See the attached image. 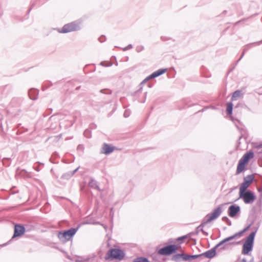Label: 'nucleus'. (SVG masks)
<instances>
[{
    "mask_svg": "<svg viewBox=\"0 0 262 262\" xmlns=\"http://www.w3.org/2000/svg\"><path fill=\"white\" fill-rule=\"evenodd\" d=\"M237 238L235 234L229 236L215 246V248L221 247V250H227L233 246L237 245L239 242L233 241V239Z\"/></svg>",
    "mask_w": 262,
    "mask_h": 262,
    "instance_id": "nucleus-1",
    "label": "nucleus"
},
{
    "mask_svg": "<svg viewBox=\"0 0 262 262\" xmlns=\"http://www.w3.org/2000/svg\"><path fill=\"white\" fill-rule=\"evenodd\" d=\"M256 233V230L252 232L247 237L245 242L243 244L242 254H248L252 249L253 242Z\"/></svg>",
    "mask_w": 262,
    "mask_h": 262,
    "instance_id": "nucleus-2",
    "label": "nucleus"
},
{
    "mask_svg": "<svg viewBox=\"0 0 262 262\" xmlns=\"http://www.w3.org/2000/svg\"><path fill=\"white\" fill-rule=\"evenodd\" d=\"M77 230L78 228H72L66 231H60L58 234V237L61 242L63 243L67 242L75 235Z\"/></svg>",
    "mask_w": 262,
    "mask_h": 262,
    "instance_id": "nucleus-3",
    "label": "nucleus"
},
{
    "mask_svg": "<svg viewBox=\"0 0 262 262\" xmlns=\"http://www.w3.org/2000/svg\"><path fill=\"white\" fill-rule=\"evenodd\" d=\"M124 257V253L123 251L119 249H112L107 252L105 259L121 260Z\"/></svg>",
    "mask_w": 262,
    "mask_h": 262,
    "instance_id": "nucleus-4",
    "label": "nucleus"
},
{
    "mask_svg": "<svg viewBox=\"0 0 262 262\" xmlns=\"http://www.w3.org/2000/svg\"><path fill=\"white\" fill-rule=\"evenodd\" d=\"M222 212V210L220 207H218L214 209L212 213H209L206 216L204 222L202 223L200 227H203L206 224L217 219L220 215Z\"/></svg>",
    "mask_w": 262,
    "mask_h": 262,
    "instance_id": "nucleus-5",
    "label": "nucleus"
},
{
    "mask_svg": "<svg viewBox=\"0 0 262 262\" xmlns=\"http://www.w3.org/2000/svg\"><path fill=\"white\" fill-rule=\"evenodd\" d=\"M239 198L243 199L246 204H251L256 199L254 194L250 191H242L239 192Z\"/></svg>",
    "mask_w": 262,
    "mask_h": 262,
    "instance_id": "nucleus-6",
    "label": "nucleus"
},
{
    "mask_svg": "<svg viewBox=\"0 0 262 262\" xmlns=\"http://www.w3.org/2000/svg\"><path fill=\"white\" fill-rule=\"evenodd\" d=\"M80 29L78 23L75 21L65 25L60 31V33H66L70 32L77 31Z\"/></svg>",
    "mask_w": 262,
    "mask_h": 262,
    "instance_id": "nucleus-7",
    "label": "nucleus"
},
{
    "mask_svg": "<svg viewBox=\"0 0 262 262\" xmlns=\"http://www.w3.org/2000/svg\"><path fill=\"white\" fill-rule=\"evenodd\" d=\"M176 246L171 245L160 249L159 251V253L161 255H167L176 252Z\"/></svg>",
    "mask_w": 262,
    "mask_h": 262,
    "instance_id": "nucleus-8",
    "label": "nucleus"
},
{
    "mask_svg": "<svg viewBox=\"0 0 262 262\" xmlns=\"http://www.w3.org/2000/svg\"><path fill=\"white\" fill-rule=\"evenodd\" d=\"M253 175H248L244 179V182L239 187V191H246L253 180Z\"/></svg>",
    "mask_w": 262,
    "mask_h": 262,
    "instance_id": "nucleus-9",
    "label": "nucleus"
},
{
    "mask_svg": "<svg viewBox=\"0 0 262 262\" xmlns=\"http://www.w3.org/2000/svg\"><path fill=\"white\" fill-rule=\"evenodd\" d=\"M216 248H215V246L213 248H212L209 250H208L203 253H202L201 254H198V255H193V256H196V258L202 257L204 256V257L208 258H211L215 255V254H216L215 249H216Z\"/></svg>",
    "mask_w": 262,
    "mask_h": 262,
    "instance_id": "nucleus-10",
    "label": "nucleus"
},
{
    "mask_svg": "<svg viewBox=\"0 0 262 262\" xmlns=\"http://www.w3.org/2000/svg\"><path fill=\"white\" fill-rule=\"evenodd\" d=\"M182 257L183 259L185 261L187 260H191L192 259H194L196 258V256L190 255H187L185 254H177L175 255L173 257V258L177 260L179 259V258Z\"/></svg>",
    "mask_w": 262,
    "mask_h": 262,
    "instance_id": "nucleus-11",
    "label": "nucleus"
},
{
    "mask_svg": "<svg viewBox=\"0 0 262 262\" xmlns=\"http://www.w3.org/2000/svg\"><path fill=\"white\" fill-rule=\"evenodd\" d=\"M25 232V228L23 226L16 225L14 228L13 237L23 235Z\"/></svg>",
    "mask_w": 262,
    "mask_h": 262,
    "instance_id": "nucleus-12",
    "label": "nucleus"
},
{
    "mask_svg": "<svg viewBox=\"0 0 262 262\" xmlns=\"http://www.w3.org/2000/svg\"><path fill=\"white\" fill-rule=\"evenodd\" d=\"M240 211V207L238 206L231 205L228 209V214L230 217H234Z\"/></svg>",
    "mask_w": 262,
    "mask_h": 262,
    "instance_id": "nucleus-13",
    "label": "nucleus"
},
{
    "mask_svg": "<svg viewBox=\"0 0 262 262\" xmlns=\"http://www.w3.org/2000/svg\"><path fill=\"white\" fill-rule=\"evenodd\" d=\"M167 71L166 69H161L152 73L151 74L147 76V79H151L157 77L164 74Z\"/></svg>",
    "mask_w": 262,
    "mask_h": 262,
    "instance_id": "nucleus-14",
    "label": "nucleus"
},
{
    "mask_svg": "<svg viewBox=\"0 0 262 262\" xmlns=\"http://www.w3.org/2000/svg\"><path fill=\"white\" fill-rule=\"evenodd\" d=\"M167 71L166 69H161L152 73L151 74L147 76V79H151L157 77L164 74Z\"/></svg>",
    "mask_w": 262,
    "mask_h": 262,
    "instance_id": "nucleus-15",
    "label": "nucleus"
},
{
    "mask_svg": "<svg viewBox=\"0 0 262 262\" xmlns=\"http://www.w3.org/2000/svg\"><path fill=\"white\" fill-rule=\"evenodd\" d=\"M64 115L62 114H57L54 115H52L50 117L49 123H52L53 122H55L56 121H59L61 119L63 118Z\"/></svg>",
    "mask_w": 262,
    "mask_h": 262,
    "instance_id": "nucleus-16",
    "label": "nucleus"
},
{
    "mask_svg": "<svg viewBox=\"0 0 262 262\" xmlns=\"http://www.w3.org/2000/svg\"><path fill=\"white\" fill-rule=\"evenodd\" d=\"M114 150V147L113 146H110V145L104 143L103 144V152L106 154L108 155L112 152Z\"/></svg>",
    "mask_w": 262,
    "mask_h": 262,
    "instance_id": "nucleus-17",
    "label": "nucleus"
},
{
    "mask_svg": "<svg viewBox=\"0 0 262 262\" xmlns=\"http://www.w3.org/2000/svg\"><path fill=\"white\" fill-rule=\"evenodd\" d=\"M253 156L254 154L252 152H248L243 156L242 158L241 159V160L247 163L250 159H252L253 157Z\"/></svg>",
    "mask_w": 262,
    "mask_h": 262,
    "instance_id": "nucleus-18",
    "label": "nucleus"
},
{
    "mask_svg": "<svg viewBox=\"0 0 262 262\" xmlns=\"http://www.w3.org/2000/svg\"><path fill=\"white\" fill-rule=\"evenodd\" d=\"M28 94L29 95L30 98L32 100H36L37 98V96L38 95V91L35 89L30 90Z\"/></svg>",
    "mask_w": 262,
    "mask_h": 262,
    "instance_id": "nucleus-19",
    "label": "nucleus"
},
{
    "mask_svg": "<svg viewBox=\"0 0 262 262\" xmlns=\"http://www.w3.org/2000/svg\"><path fill=\"white\" fill-rule=\"evenodd\" d=\"M246 163H245L244 162L242 161V160H239V162L238 163V164L237 165V169H236V173H241L243 170L245 168V166Z\"/></svg>",
    "mask_w": 262,
    "mask_h": 262,
    "instance_id": "nucleus-20",
    "label": "nucleus"
},
{
    "mask_svg": "<svg viewBox=\"0 0 262 262\" xmlns=\"http://www.w3.org/2000/svg\"><path fill=\"white\" fill-rule=\"evenodd\" d=\"M89 185L91 187L100 190L99 187L97 185V183L95 180H91V181L89 183Z\"/></svg>",
    "mask_w": 262,
    "mask_h": 262,
    "instance_id": "nucleus-21",
    "label": "nucleus"
},
{
    "mask_svg": "<svg viewBox=\"0 0 262 262\" xmlns=\"http://www.w3.org/2000/svg\"><path fill=\"white\" fill-rule=\"evenodd\" d=\"M242 95V92L239 90L235 91L232 94L231 99L232 101L237 100Z\"/></svg>",
    "mask_w": 262,
    "mask_h": 262,
    "instance_id": "nucleus-22",
    "label": "nucleus"
},
{
    "mask_svg": "<svg viewBox=\"0 0 262 262\" xmlns=\"http://www.w3.org/2000/svg\"><path fill=\"white\" fill-rule=\"evenodd\" d=\"M233 104L232 102H229L227 106V113L228 115H230L232 113Z\"/></svg>",
    "mask_w": 262,
    "mask_h": 262,
    "instance_id": "nucleus-23",
    "label": "nucleus"
},
{
    "mask_svg": "<svg viewBox=\"0 0 262 262\" xmlns=\"http://www.w3.org/2000/svg\"><path fill=\"white\" fill-rule=\"evenodd\" d=\"M250 225H249L247 227H246L245 228H244L242 231H241L239 232L236 233L234 234L237 237V238L240 237L241 236H242V235H243V234L244 232H245L246 231H247L250 228Z\"/></svg>",
    "mask_w": 262,
    "mask_h": 262,
    "instance_id": "nucleus-24",
    "label": "nucleus"
},
{
    "mask_svg": "<svg viewBox=\"0 0 262 262\" xmlns=\"http://www.w3.org/2000/svg\"><path fill=\"white\" fill-rule=\"evenodd\" d=\"M133 262H149L147 258L142 257L135 258Z\"/></svg>",
    "mask_w": 262,
    "mask_h": 262,
    "instance_id": "nucleus-25",
    "label": "nucleus"
},
{
    "mask_svg": "<svg viewBox=\"0 0 262 262\" xmlns=\"http://www.w3.org/2000/svg\"><path fill=\"white\" fill-rule=\"evenodd\" d=\"M130 111H129V110H125L124 111V114H123L124 117H125V118L128 117L130 115Z\"/></svg>",
    "mask_w": 262,
    "mask_h": 262,
    "instance_id": "nucleus-26",
    "label": "nucleus"
},
{
    "mask_svg": "<svg viewBox=\"0 0 262 262\" xmlns=\"http://www.w3.org/2000/svg\"><path fill=\"white\" fill-rule=\"evenodd\" d=\"M133 48V46L131 44H129L128 45L127 47H125L124 49H123V51H126V50H128L129 49H130Z\"/></svg>",
    "mask_w": 262,
    "mask_h": 262,
    "instance_id": "nucleus-27",
    "label": "nucleus"
},
{
    "mask_svg": "<svg viewBox=\"0 0 262 262\" xmlns=\"http://www.w3.org/2000/svg\"><path fill=\"white\" fill-rule=\"evenodd\" d=\"M57 124H56V125L51 124V126H50V129L51 130H54V129H57V127H57Z\"/></svg>",
    "mask_w": 262,
    "mask_h": 262,
    "instance_id": "nucleus-28",
    "label": "nucleus"
},
{
    "mask_svg": "<svg viewBox=\"0 0 262 262\" xmlns=\"http://www.w3.org/2000/svg\"><path fill=\"white\" fill-rule=\"evenodd\" d=\"M256 148L258 149H262V143H260L256 146Z\"/></svg>",
    "mask_w": 262,
    "mask_h": 262,
    "instance_id": "nucleus-29",
    "label": "nucleus"
},
{
    "mask_svg": "<svg viewBox=\"0 0 262 262\" xmlns=\"http://www.w3.org/2000/svg\"><path fill=\"white\" fill-rule=\"evenodd\" d=\"M186 236H181V237H180L178 238V241H183L184 240L185 238H186Z\"/></svg>",
    "mask_w": 262,
    "mask_h": 262,
    "instance_id": "nucleus-30",
    "label": "nucleus"
},
{
    "mask_svg": "<svg viewBox=\"0 0 262 262\" xmlns=\"http://www.w3.org/2000/svg\"><path fill=\"white\" fill-rule=\"evenodd\" d=\"M246 51H247V50H246V49H245V50L244 51V52H243V53H242V55H241V57H240V58H239V59H238V61H239V60H241V59L243 57V56H244V54H245V52H246Z\"/></svg>",
    "mask_w": 262,
    "mask_h": 262,
    "instance_id": "nucleus-31",
    "label": "nucleus"
},
{
    "mask_svg": "<svg viewBox=\"0 0 262 262\" xmlns=\"http://www.w3.org/2000/svg\"><path fill=\"white\" fill-rule=\"evenodd\" d=\"M149 79H147V77L144 79V80L142 81V83H145L147 81H148Z\"/></svg>",
    "mask_w": 262,
    "mask_h": 262,
    "instance_id": "nucleus-32",
    "label": "nucleus"
},
{
    "mask_svg": "<svg viewBox=\"0 0 262 262\" xmlns=\"http://www.w3.org/2000/svg\"><path fill=\"white\" fill-rule=\"evenodd\" d=\"M149 79H147V77L144 79V80L142 81V83H145L147 81H148Z\"/></svg>",
    "mask_w": 262,
    "mask_h": 262,
    "instance_id": "nucleus-33",
    "label": "nucleus"
},
{
    "mask_svg": "<svg viewBox=\"0 0 262 262\" xmlns=\"http://www.w3.org/2000/svg\"><path fill=\"white\" fill-rule=\"evenodd\" d=\"M103 38V37H100V38H99V41H100V42H102L103 41H104V39H102V38Z\"/></svg>",
    "mask_w": 262,
    "mask_h": 262,
    "instance_id": "nucleus-34",
    "label": "nucleus"
},
{
    "mask_svg": "<svg viewBox=\"0 0 262 262\" xmlns=\"http://www.w3.org/2000/svg\"><path fill=\"white\" fill-rule=\"evenodd\" d=\"M90 132H84V136L89 138L90 137L89 136H87L86 134H89Z\"/></svg>",
    "mask_w": 262,
    "mask_h": 262,
    "instance_id": "nucleus-35",
    "label": "nucleus"
},
{
    "mask_svg": "<svg viewBox=\"0 0 262 262\" xmlns=\"http://www.w3.org/2000/svg\"><path fill=\"white\" fill-rule=\"evenodd\" d=\"M78 168H79L78 167V168H77L76 169H75L74 170H73V172H72V174H74V173H75V172L78 170Z\"/></svg>",
    "mask_w": 262,
    "mask_h": 262,
    "instance_id": "nucleus-36",
    "label": "nucleus"
},
{
    "mask_svg": "<svg viewBox=\"0 0 262 262\" xmlns=\"http://www.w3.org/2000/svg\"><path fill=\"white\" fill-rule=\"evenodd\" d=\"M241 262H247V261L246 259L244 258H243V259L241 260Z\"/></svg>",
    "mask_w": 262,
    "mask_h": 262,
    "instance_id": "nucleus-37",
    "label": "nucleus"
},
{
    "mask_svg": "<svg viewBox=\"0 0 262 262\" xmlns=\"http://www.w3.org/2000/svg\"><path fill=\"white\" fill-rule=\"evenodd\" d=\"M92 126V129H94L95 127V124H92L91 125Z\"/></svg>",
    "mask_w": 262,
    "mask_h": 262,
    "instance_id": "nucleus-38",
    "label": "nucleus"
},
{
    "mask_svg": "<svg viewBox=\"0 0 262 262\" xmlns=\"http://www.w3.org/2000/svg\"><path fill=\"white\" fill-rule=\"evenodd\" d=\"M102 65V63H101ZM111 65H104V66H105V67H108V66H110Z\"/></svg>",
    "mask_w": 262,
    "mask_h": 262,
    "instance_id": "nucleus-39",
    "label": "nucleus"
},
{
    "mask_svg": "<svg viewBox=\"0 0 262 262\" xmlns=\"http://www.w3.org/2000/svg\"><path fill=\"white\" fill-rule=\"evenodd\" d=\"M225 219V220H228V219L227 217H224V218H223V219Z\"/></svg>",
    "mask_w": 262,
    "mask_h": 262,
    "instance_id": "nucleus-40",
    "label": "nucleus"
},
{
    "mask_svg": "<svg viewBox=\"0 0 262 262\" xmlns=\"http://www.w3.org/2000/svg\"><path fill=\"white\" fill-rule=\"evenodd\" d=\"M229 225H231V222H230V223H229Z\"/></svg>",
    "mask_w": 262,
    "mask_h": 262,
    "instance_id": "nucleus-41",
    "label": "nucleus"
},
{
    "mask_svg": "<svg viewBox=\"0 0 262 262\" xmlns=\"http://www.w3.org/2000/svg\"><path fill=\"white\" fill-rule=\"evenodd\" d=\"M261 43H262V41H261L259 42V44Z\"/></svg>",
    "mask_w": 262,
    "mask_h": 262,
    "instance_id": "nucleus-42",
    "label": "nucleus"
},
{
    "mask_svg": "<svg viewBox=\"0 0 262 262\" xmlns=\"http://www.w3.org/2000/svg\"><path fill=\"white\" fill-rule=\"evenodd\" d=\"M89 131L88 129H85V132Z\"/></svg>",
    "mask_w": 262,
    "mask_h": 262,
    "instance_id": "nucleus-43",
    "label": "nucleus"
}]
</instances>
